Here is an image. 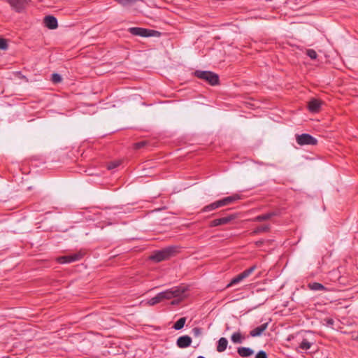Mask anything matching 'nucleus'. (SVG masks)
Wrapping results in <instances>:
<instances>
[{"mask_svg":"<svg viewBox=\"0 0 358 358\" xmlns=\"http://www.w3.org/2000/svg\"><path fill=\"white\" fill-rule=\"evenodd\" d=\"M194 74L198 78L206 81L210 85L214 86L219 84L218 75L212 71L196 70Z\"/></svg>","mask_w":358,"mask_h":358,"instance_id":"nucleus-1","label":"nucleus"},{"mask_svg":"<svg viewBox=\"0 0 358 358\" xmlns=\"http://www.w3.org/2000/svg\"><path fill=\"white\" fill-rule=\"evenodd\" d=\"M176 250L175 246H170L163 250L155 252L151 256L150 259L159 262L169 258Z\"/></svg>","mask_w":358,"mask_h":358,"instance_id":"nucleus-2","label":"nucleus"},{"mask_svg":"<svg viewBox=\"0 0 358 358\" xmlns=\"http://www.w3.org/2000/svg\"><path fill=\"white\" fill-rule=\"evenodd\" d=\"M185 289L180 287H174L159 292L162 300L171 299L176 297H180L184 294Z\"/></svg>","mask_w":358,"mask_h":358,"instance_id":"nucleus-3","label":"nucleus"},{"mask_svg":"<svg viewBox=\"0 0 358 358\" xmlns=\"http://www.w3.org/2000/svg\"><path fill=\"white\" fill-rule=\"evenodd\" d=\"M129 32L134 36H139L142 37H151L159 35L157 31L141 28V27H130Z\"/></svg>","mask_w":358,"mask_h":358,"instance_id":"nucleus-4","label":"nucleus"},{"mask_svg":"<svg viewBox=\"0 0 358 358\" xmlns=\"http://www.w3.org/2000/svg\"><path fill=\"white\" fill-rule=\"evenodd\" d=\"M296 141L300 145H314L317 143V140L308 134L296 135Z\"/></svg>","mask_w":358,"mask_h":358,"instance_id":"nucleus-5","label":"nucleus"},{"mask_svg":"<svg viewBox=\"0 0 358 358\" xmlns=\"http://www.w3.org/2000/svg\"><path fill=\"white\" fill-rule=\"evenodd\" d=\"M83 253L78 252L74 254L57 257V261L60 264H69L80 260L83 257Z\"/></svg>","mask_w":358,"mask_h":358,"instance_id":"nucleus-6","label":"nucleus"},{"mask_svg":"<svg viewBox=\"0 0 358 358\" xmlns=\"http://www.w3.org/2000/svg\"><path fill=\"white\" fill-rule=\"evenodd\" d=\"M11 8L17 13H21L27 6L28 0H6Z\"/></svg>","mask_w":358,"mask_h":358,"instance_id":"nucleus-7","label":"nucleus"},{"mask_svg":"<svg viewBox=\"0 0 358 358\" xmlns=\"http://www.w3.org/2000/svg\"><path fill=\"white\" fill-rule=\"evenodd\" d=\"M236 217V215H230L229 216L215 219L210 222V226L211 227H217L220 225H224L229 223L231 220Z\"/></svg>","mask_w":358,"mask_h":358,"instance_id":"nucleus-8","label":"nucleus"},{"mask_svg":"<svg viewBox=\"0 0 358 358\" xmlns=\"http://www.w3.org/2000/svg\"><path fill=\"white\" fill-rule=\"evenodd\" d=\"M315 341L313 338L305 336L299 343V348L301 350H308L315 343Z\"/></svg>","mask_w":358,"mask_h":358,"instance_id":"nucleus-9","label":"nucleus"},{"mask_svg":"<svg viewBox=\"0 0 358 358\" xmlns=\"http://www.w3.org/2000/svg\"><path fill=\"white\" fill-rule=\"evenodd\" d=\"M192 343V338L190 336L185 335L180 336L176 341V344L180 348H186Z\"/></svg>","mask_w":358,"mask_h":358,"instance_id":"nucleus-10","label":"nucleus"},{"mask_svg":"<svg viewBox=\"0 0 358 358\" xmlns=\"http://www.w3.org/2000/svg\"><path fill=\"white\" fill-rule=\"evenodd\" d=\"M44 24L45 27L50 29H55L58 26L57 18L52 15H48L45 17Z\"/></svg>","mask_w":358,"mask_h":358,"instance_id":"nucleus-11","label":"nucleus"},{"mask_svg":"<svg viewBox=\"0 0 358 358\" xmlns=\"http://www.w3.org/2000/svg\"><path fill=\"white\" fill-rule=\"evenodd\" d=\"M268 322L262 324V325L255 328L250 331V335L252 337H257L262 336L263 332L268 328Z\"/></svg>","mask_w":358,"mask_h":358,"instance_id":"nucleus-12","label":"nucleus"},{"mask_svg":"<svg viewBox=\"0 0 358 358\" xmlns=\"http://www.w3.org/2000/svg\"><path fill=\"white\" fill-rule=\"evenodd\" d=\"M321 101L317 99H312L308 102V110L312 113H317L321 107Z\"/></svg>","mask_w":358,"mask_h":358,"instance_id":"nucleus-13","label":"nucleus"},{"mask_svg":"<svg viewBox=\"0 0 358 358\" xmlns=\"http://www.w3.org/2000/svg\"><path fill=\"white\" fill-rule=\"evenodd\" d=\"M278 211H272L266 214L259 215L253 218L254 222H262L271 219L274 216L278 215Z\"/></svg>","mask_w":358,"mask_h":358,"instance_id":"nucleus-14","label":"nucleus"},{"mask_svg":"<svg viewBox=\"0 0 358 358\" xmlns=\"http://www.w3.org/2000/svg\"><path fill=\"white\" fill-rule=\"evenodd\" d=\"M240 196L238 194H235L229 196H227L222 199L219 200L221 206H227L236 200L240 199Z\"/></svg>","mask_w":358,"mask_h":358,"instance_id":"nucleus-15","label":"nucleus"},{"mask_svg":"<svg viewBox=\"0 0 358 358\" xmlns=\"http://www.w3.org/2000/svg\"><path fill=\"white\" fill-rule=\"evenodd\" d=\"M237 352L242 357H248L254 354L253 350L247 347L238 348Z\"/></svg>","mask_w":358,"mask_h":358,"instance_id":"nucleus-16","label":"nucleus"},{"mask_svg":"<svg viewBox=\"0 0 358 358\" xmlns=\"http://www.w3.org/2000/svg\"><path fill=\"white\" fill-rule=\"evenodd\" d=\"M228 345V341L226 338L222 337L217 341V351L222 352L226 350Z\"/></svg>","mask_w":358,"mask_h":358,"instance_id":"nucleus-17","label":"nucleus"},{"mask_svg":"<svg viewBox=\"0 0 358 358\" xmlns=\"http://www.w3.org/2000/svg\"><path fill=\"white\" fill-rule=\"evenodd\" d=\"M222 207L221 205H220V203L218 201H216L212 203H210L206 206H204L202 210H201V212L203 213H206V212H209V211H212V210H214L218 208H220Z\"/></svg>","mask_w":358,"mask_h":358,"instance_id":"nucleus-18","label":"nucleus"},{"mask_svg":"<svg viewBox=\"0 0 358 358\" xmlns=\"http://www.w3.org/2000/svg\"><path fill=\"white\" fill-rule=\"evenodd\" d=\"M256 269V266H252L250 268L245 270L241 273L238 274L237 277L239 279V281L241 282L246 278H248L255 270Z\"/></svg>","mask_w":358,"mask_h":358,"instance_id":"nucleus-19","label":"nucleus"},{"mask_svg":"<svg viewBox=\"0 0 358 358\" xmlns=\"http://www.w3.org/2000/svg\"><path fill=\"white\" fill-rule=\"evenodd\" d=\"M271 229V225L270 224H264L260 225L256 227L253 231L252 232V234H258L263 232H268Z\"/></svg>","mask_w":358,"mask_h":358,"instance_id":"nucleus-20","label":"nucleus"},{"mask_svg":"<svg viewBox=\"0 0 358 358\" xmlns=\"http://www.w3.org/2000/svg\"><path fill=\"white\" fill-rule=\"evenodd\" d=\"M245 337L239 331L234 332L231 336V341L236 344L242 343Z\"/></svg>","mask_w":358,"mask_h":358,"instance_id":"nucleus-21","label":"nucleus"},{"mask_svg":"<svg viewBox=\"0 0 358 358\" xmlns=\"http://www.w3.org/2000/svg\"><path fill=\"white\" fill-rule=\"evenodd\" d=\"M308 287L311 290H314V291H319V290L327 291V289L323 285H322L321 283H319V282L310 283L308 285Z\"/></svg>","mask_w":358,"mask_h":358,"instance_id":"nucleus-22","label":"nucleus"},{"mask_svg":"<svg viewBox=\"0 0 358 358\" xmlns=\"http://www.w3.org/2000/svg\"><path fill=\"white\" fill-rule=\"evenodd\" d=\"M186 322V317H180L173 326L175 330H180L184 327Z\"/></svg>","mask_w":358,"mask_h":358,"instance_id":"nucleus-23","label":"nucleus"},{"mask_svg":"<svg viewBox=\"0 0 358 358\" xmlns=\"http://www.w3.org/2000/svg\"><path fill=\"white\" fill-rule=\"evenodd\" d=\"M115 1H117L118 3L124 6H126L134 4V3H136L137 1H143L144 0H115Z\"/></svg>","mask_w":358,"mask_h":358,"instance_id":"nucleus-24","label":"nucleus"},{"mask_svg":"<svg viewBox=\"0 0 358 358\" xmlns=\"http://www.w3.org/2000/svg\"><path fill=\"white\" fill-rule=\"evenodd\" d=\"M162 300L161 299V296L159 295V293H158L155 297L150 299L148 301V303L150 305V306H155L156 305L157 303L161 302Z\"/></svg>","mask_w":358,"mask_h":358,"instance_id":"nucleus-25","label":"nucleus"},{"mask_svg":"<svg viewBox=\"0 0 358 358\" xmlns=\"http://www.w3.org/2000/svg\"><path fill=\"white\" fill-rule=\"evenodd\" d=\"M306 55L311 59H316L317 57V52L313 50V49H308L306 50Z\"/></svg>","mask_w":358,"mask_h":358,"instance_id":"nucleus-26","label":"nucleus"},{"mask_svg":"<svg viewBox=\"0 0 358 358\" xmlns=\"http://www.w3.org/2000/svg\"><path fill=\"white\" fill-rule=\"evenodd\" d=\"M52 81L55 83H58L62 81V77L58 73H53L52 75Z\"/></svg>","mask_w":358,"mask_h":358,"instance_id":"nucleus-27","label":"nucleus"},{"mask_svg":"<svg viewBox=\"0 0 358 358\" xmlns=\"http://www.w3.org/2000/svg\"><path fill=\"white\" fill-rule=\"evenodd\" d=\"M192 332L195 337H199L202 334V330L199 327H194L192 329Z\"/></svg>","mask_w":358,"mask_h":358,"instance_id":"nucleus-28","label":"nucleus"},{"mask_svg":"<svg viewBox=\"0 0 358 358\" xmlns=\"http://www.w3.org/2000/svg\"><path fill=\"white\" fill-rule=\"evenodd\" d=\"M239 282H241L239 281V279L236 275V277L231 279V282L227 285V287H231L234 285L238 284Z\"/></svg>","mask_w":358,"mask_h":358,"instance_id":"nucleus-29","label":"nucleus"},{"mask_svg":"<svg viewBox=\"0 0 358 358\" xmlns=\"http://www.w3.org/2000/svg\"><path fill=\"white\" fill-rule=\"evenodd\" d=\"M8 45L6 41L3 38H0V50H6Z\"/></svg>","mask_w":358,"mask_h":358,"instance_id":"nucleus-30","label":"nucleus"},{"mask_svg":"<svg viewBox=\"0 0 358 358\" xmlns=\"http://www.w3.org/2000/svg\"><path fill=\"white\" fill-rule=\"evenodd\" d=\"M255 358H268V357H267V355L265 351L260 350L256 355Z\"/></svg>","mask_w":358,"mask_h":358,"instance_id":"nucleus-31","label":"nucleus"},{"mask_svg":"<svg viewBox=\"0 0 358 358\" xmlns=\"http://www.w3.org/2000/svg\"><path fill=\"white\" fill-rule=\"evenodd\" d=\"M119 165H120V162H112L108 164V169H110H110H113L117 167Z\"/></svg>","mask_w":358,"mask_h":358,"instance_id":"nucleus-32","label":"nucleus"},{"mask_svg":"<svg viewBox=\"0 0 358 358\" xmlns=\"http://www.w3.org/2000/svg\"><path fill=\"white\" fill-rule=\"evenodd\" d=\"M145 144H146L145 141L138 142L134 144V148L136 149H140V148L144 147L145 145Z\"/></svg>","mask_w":358,"mask_h":358,"instance_id":"nucleus-33","label":"nucleus"},{"mask_svg":"<svg viewBox=\"0 0 358 358\" xmlns=\"http://www.w3.org/2000/svg\"><path fill=\"white\" fill-rule=\"evenodd\" d=\"M327 322L328 325H333L334 323V321L333 319L329 318V319H327Z\"/></svg>","mask_w":358,"mask_h":358,"instance_id":"nucleus-34","label":"nucleus"},{"mask_svg":"<svg viewBox=\"0 0 358 358\" xmlns=\"http://www.w3.org/2000/svg\"><path fill=\"white\" fill-rule=\"evenodd\" d=\"M178 303V301H175V300H174V301H173L171 302V303H172L173 305H176V304H177Z\"/></svg>","mask_w":358,"mask_h":358,"instance_id":"nucleus-35","label":"nucleus"},{"mask_svg":"<svg viewBox=\"0 0 358 358\" xmlns=\"http://www.w3.org/2000/svg\"><path fill=\"white\" fill-rule=\"evenodd\" d=\"M306 334H310V335H313V332L311 331H306Z\"/></svg>","mask_w":358,"mask_h":358,"instance_id":"nucleus-36","label":"nucleus"},{"mask_svg":"<svg viewBox=\"0 0 358 358\" xmlns=\"http://www.w3.org/2000/svg\"><path fill=\"white\" fill-rule=\"evenodd\" d=\"M357 339H358V336H357Z\"/></svg>","mask_w":358,"mask_h":358,"instance_id":"nucleus-37","label":"nucleus"}]
</instances>
